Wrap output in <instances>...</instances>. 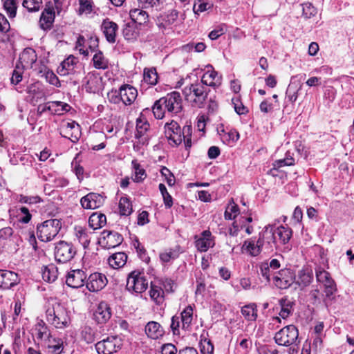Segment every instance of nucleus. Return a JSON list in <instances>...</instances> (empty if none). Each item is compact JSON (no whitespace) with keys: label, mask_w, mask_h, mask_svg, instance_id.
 I'll return each instance as SVG.
<instances>
[{"label":"nucleus","mask_w":354,"mask_h":354,"mask_svg":"<svg viewBox=\"0 0 354 354\" xmlns=\"http://www.w3.org/2000/svg\"><path fill=\"white\" fill-rule=\"evenodd\" d=\"M127 260V255L124 252H117L108 259V263L113 268L118 269L124 266Z\"/></svg>","instance_id":"35"},{"label":"nucleus","mask_w":354,"mask_h":354,"mask_svg":"<svg viewBox=\"0 0 354 354\" xmlns=\"http://www.w3.org/2000/svg\"><path fill=\"white\" fill-rule=\"evenodd\" d=\"M183 252L180 247L176 245L175 248L165 250L160 254V259L164 263L169 262L171 260L178 257L179 254Z\"/></svg>","instance_id":"41"},{"label":"nucleus","mask_w":354,"mask_h":354,"mask_svg":"<svg viewBox=\"0 0 354 354\" xmlns=\"http://www.w3.org/2000/svg\"><path fill=\"white\" fill-rule=\"evenodd\" d=\"M3 8L9 18L12 19L16 17L17 9V0H5Z\"/></svg>","instance_id":"52"},{"label":"nucleus","mask_w":354,"mask_h":354,"mask_svg":"<svg viewBox=\"0 0 354 354\" xmlns=\"http://www.w3.org/2000/svg\"><path fill=\"white\" fill-rule=\"evenodd\" d=\"M55 19V12L50 8H46L41 13L39 26L41 29H50Z\"/></svg>","instance_id":"31"},{"label":"nucleus","mask_w":354,"mask_h":354,"mask_svg":"<svg viewBox=\"0 0 354 354\" xmlns=\"http://www.w3.org/2000/svg\"><path fill=\"white\" fill-rule=\"evenodd\" d=\"M279 303L281 307L279 315L285 319L291 315L294 303L286 297L281 298Z\"/></svg>","instance_id":"40"},{"label":"nucleus","mask_w":354,"mask_h":354,"mask_svg":"<svg viewBox=\"0 0 354 354\" xmlns=\"http://www.w3.org/2000/svg\"><path fill=\"white\" fill-rule=\"evenodd\" d=\"M151 298L157 304H161L164 299V291L161 287L151 284L149 291Z\"/></svg>","instance_id":"49"},{"label":"nucleus","mask_w":354,"mask_h":354,"mask_svg":"<svg viewBox=\"0 0 354 354\" xmlns=\"http://www.w3.org/2000/svg\"><path fill=\"white\" fill-rule=\"evenodd\" d=\"M241 313L248 321H255L257 317V308L255 304L245 305L241 308Z\"/></svg>","instance_id":"45"},{"label":"nucleus","mask_w":354,"mask_h":354,"mask_svg":"<svg viewBox=\"0 0 354 354\" xmlns=\"http://www.w3.org/2000/svg\"><path fill=\"white\" fill-rule=\"evenodd\" d=\"M193 319V308L191 306H187L181 313L182 327L185 330H188Z\"/></svg>","instance_id":"44"},{"label":"nucleus","mask_w":354,"mask_h":354,"mask_svg":"<svg viewBox=\"0 0 354 354\" xmlns=\"http://www.w3.org/2000/svg\"><path fill=\"white\" fill-rule=\"evenodd\" d=\"M20 281L17 273L10 271L0 270V287L3 289H9Z\"/></svg>","instance_id":"22"},{"label":"nucleus","mask_w":354,"mask_h":354,"mask_svg":"<svg viewBox=\"0 0 354 354\" xmlns=\"http://www.w3.org/2000/svg\"><path fill=\"white\" fill-rule=\"evenodd\" d=\"M93 66L97 69H106L109 66L108 60L100 50H97L93 57Z\"/></svg>","instance_id":"46"},{"label":"nucleus","mask_w":354,"mask_h":354,"mask_svg":"<svg viewBox=\"0 0 354 354\" xmlns=\"http://www.w3.org/2000/svg\"><path fill=\"white\" fill-rule=\"evenodd\" d=\"M259 243L263 247L265 252H270L274 249H278L277 240L274 236V225H268L259 234Z\"/></svg>","instance_id":"9"},{"label":"nucleus","mask_w":354,"mask_h":354,"mask_svg":"<svg viewBox=\"0 0 354 354\" xmlns=\"http://www.w3.org/2000/svg\"><path fill=\"white\" fill-rule=\"evenodd\" d=\"M209 91L203 83L196 82L185 86L183 94L185 100L192 106L202 108L206 103Z\"/></svg>","instance_id":"3"},{"label":"nucleus","mask_w":354,"mask_h":354,"mask_svg":"<svg viewBox=\"0 0 354 354\" xmlns=\"http://www.w3.org/2000/svg\"><path fill=\"white\" fill-rule=\"evenodd\" d=\"M37 55L32 48H26L19 55V64L23 69L30 68L36 62Z\"/></svg>","instance_id":"24"},{"label":"nucleus","mask_w":354,"mask_h":354,"mask_svg":"<svg viewBox=\"0 0 354 354\" xmlns=\"http://www.w3.org/2000/svg\"><path fill=\"white\" fill-rule=\"evenodd\" d=\"M101 30L104 35L106 40L109 44L116 42V37L118 31V25L109 18L104 19L100 26Z\"/></svg>","instance_id":"16"},{"label":"nucleus","mask_w":354,"mask_h":354,"mask_svg":"<svg viewBox=\"0 0 354 354\" xmlns=\"http://www.w3.org/2000/svg\"><path fill=\"white\" fill-rule=\"evenodd\" d=\"M77 63V59L73 55H70L62 62L61 68H59V73L62 75H66L72 73L74 70L75 65H76Z\"/></svg>","instance_id":"38"},{"label":"nucleus","mask_w":354,"mask_h":354,"mask_svg":"<svg viewBox=\"0 0 354 354\" xmlns=\"http://www.w3.org/2000/svg\"><path fill=\"white\" fill-rule=\"evenodd\" d=\"M76 253V248L71 243L60 241L55 245V259L59 263H65L70 261Z\"/></svg>","instance_id":"6"},{"label":"nucleus","mask_w":354,"mask_h":354,"mask_svg":"<svg viewBox=\"0 0 354 354\" xmlns=\"http://www.w3.org/2000/svg\"><path fill=\"white\" fill-rule=\"evenodd\" d=\"M145 330L147 336L152 339H158L165 334L162 326L154 321L149 322L145 326Z\"/></svg>","instance_id":"28"},{"label":"nucleus","mask_w":354,"mask_h":354,"mask_svg":"<svg viewBox=\"0 0 354 354\" xmlns=\"http://www.w3.org/2000/svg\"><path fill=\"white\" fill-rule=\"evenodd\" d=\"M85 89L88 93H95L98 90L97 84L100 79L93 74H88L85 77Z\"/></svg>","instance_id":"47"},{"label":"nucleus","mask_w":354,"mask_h":354,"mask_svg":"<svg viewBox=\"0 0 354 354\" xmlns=\"http://www.w3.org/2000/svg\"><path fill=\"white\" fill-rule=\"evenodd\" d=\"M34 333L37 339L45 342L53 335L46 324L42 319L39 320L35 324Z\"/></svg>","instance_id":"29"},{"label":"nucleus","mask_w":354,"mask_h":354,"mask_svg":"<svg viewBox=\"0 0 354 354\" xmlns=\"http://www.w3.org/2000/svg\"><path fill=\"white\" fill-rule=\"evenodd\" d=\"M122 339L118 336H110L95 344L98 354H113L122 348Z\"/></svg>","instance_id":"7"},{"label":"nucleus","mask_w":354,"mask_h":354,"mask_svg":"<svg viewBox=\"0 0 354 354\" xmlns=\"http://www.w3.org/2000/svg\"><path fill=\"white\" fill-rule=\"evenodd\" d=\"M107 97L111 103L115 104H118L122 102V97L120 95V89L118 91L112 89L110 92L108 93Z\"/></svg>","instance_id":"64"},{"label":"nucleus","mask_w":354,"mask_h":354,"mask_svg":"<svg viewBox=\"0 0 354 354\" xmlns=\"http://www.w3.org/2000/svg\"><path fill=\"white\" fill-rule=\"evenodd\" d=\"M94 318L99 324L106 322L111 316V308L107 303L100 302L94 313Z\"/></svg>","instance_id":"27"},{"label":"nucleus","mask_w":354,"mask_h":354,"mask_svg":"<svg viewBox=\"0 0 354 354\" xmlns=\"http://www.w3.org/2000/svg\"><path fill=\"white\" fill-rule=\"evenodd\" d=\"M122 34L126 40L134 41L138 37L139 32L136 27V24L132 22L124 25L122 29Z\"/></svg>","instance_id":"42"},{"label":"nucleus","mask_w":354,"mask_h":354,"mask_svg":"<svg viewBox=\"0 0 354 354\" xmlns=\"http://www.w3.org/2000/svg\"><path fill=\"white\" fill-rule=\"evenodd\" d=\"M301 6L302 7L303 15L306 18H311L317 12V9L310 2L304 3Z\"/></svg>","instance_id":"62"},{"label":"nucleus","mask_w":354,"mask_h":354,"mask_svg":"<svg viewBox=\"0 0 354 354\" xmlns=\"http://www.w3.org/2000/svg\"><path fill=\"white\" fill-rule=\"evenodd\" d=\"M60 134L62 137L69 139L71 142H76L81 136L80 127L75 121L66 122L62 124L60 129Z\"/></svg>","instance_id":"15"},{"label":"nucleus","mask_w":354,"mask_h":354,"mask_svg":"<svg viewBox=\"0 0 354 354\" xmlns=\"http://www.w3.org/2000/svg\"><path fill=\"white\" fill-rule=\"evenodd\" d=\"M105 198L102 194L91 192L81 198L80 203L84 209H97L104 204Z\"/></svg>","instance_id":"17"},{"label":"nucleus","mask_w":354,"mask_h":354,"mask_svg":"<svg viewBox=\"0 0 354 354\" xmlns=\"http://www.w3.org/2000/svg\"><path fill=\"white\" fill-rule=\"evenodd\" d=\"M242 249L252 257L258 256L262 251H264L263 247L259 243V239L245 241L242 246Z\"/></svg>","instance_id":"30"},{"label":"nucleus","mask_w":354,"mask_h":354,"mask_svg":"<svg viewBox=\"0 0 354 354\" xmlns=\"http://www.w3.org/2000/svg\"><path fill=\"white\" fill-rule=\"evenodd\" d=\"M239 213L238 205L233 201L230 203L225 212V218L227 220L234 219Z\"/></svg>","instance_id":"56"},{"label":"nucleus","mask_w":354,"mask_h":354,"mask_svg":"<svg viewBox=\"0 0 354 354\" xmlns=\"http://www.w3.org/2000/svg\"><path fill=\"white\" fill-rule=\"evenodd\" d=\"M313 279V275L311 271L308 270H301L298 272L297 279H295V284L298 285L301 289L308 286Z\"/></svg>","instance_id":"32"},{"label":"nucleus","mask_w":354,"mask_h":354,"mask_svg":"<svg viewBox=\"0 0 354 354\" xmlns=\"http://www.w3.org/2000/svg\"><path fill=\"white\" fill-rule=\"evenodd\" d=\"M159 190L162 196L165 205L167 208H170L173 205L171 196L167 192L165 185L162 183L159 184Z\"/></svg>","instance_id":"57"},{"label":"nucleus","mask_w":354,"mask_h":354,"mask_svg":"<svg viewBox=\"0 0 354 354\" xmlns=\"http://www.w3.org/2000/svg\"><path fill=\"white\" fill-rule=\"evenodd\" d=\"M122 102L125 105H131L138 96L137 90L129 84H124L120 87Z\"/></svg>","instance_id":"26"},{"label":"nucleus","mask_w":354,"mask_h":354,"mask_svg":"<svg viewBox=\"0 0 354 354\" xmlns=\"http://www.w3.org/2000/svg\"><path fill=\"white\" fill-rule=\"evenodd\" d=\"M41 0H24L23 6L30 12H35L39 10Z\"/></svg>","instance_id":"61"},{"label":"nucleus","mask_w":354,"mask_h":354,"mask_svg":"<svg viewBox=\"0 0 354 354\" xmlns=\"http://www.w3.org/2000/svg\"><path fill=\"white\" fill-rule=\"evenodd\" d=\"M86 273L80 269L71 270L66 279V284L73 288L82 287L86 279Z\"/></svg>","instance_id":"21"},{"label":"nucleus","mask_w":354,"mask_h":354,"mask_svg":"<svg viewBox=\"0 0 354 354\" xmlns=\"http://www.w3.org/2000/svg\"><path fill=\"white\" fill-rule=\"evenodd\" d=\"M152 111L156 119H162L164 117L167 108H165L164 102L161 98L155 102Z\"/></svg>","instance_id":"53"},{"label":"nucleus","mask_w":354,"mask_h":354,"mask_svg":"<svg viewBox=\"0 0 354 354\" xmlns=\"http://www.w3.org/2000/svg\"><path fill=\"white\" fill-rule=\"evenodd\" d=\"M80 335L82 339L87 344L94 342L98 337L97 330L88 326H84L82 328Z\"/></svg>","instance_id":"37"},{"label":"nucleus","mask_w":354,"mask_h":354,"mask_svg":"<svg viewBox=\"0 0 354 354\" xmlns=\"http://www.w3.org/2000/svg\"><path fill=\"white\" fill-rule=\"evenodd\" d=\"M106 223V217L100 212L93 213L88 218V225L93 230L102 227Z\"/></svg>","instance_id":"36"},{"label":"nucleus","mask_w":354,"mask_h":354,"mask_svg":"<svg viewBox=\"0 0 354 354\" xmlns=\"http://www.w3.org/2000/svg\"><path fill=\"white\" fill-rule=\"evenodd\" d=\"M295 281V274L290 269H282L273 277L275 286L280 289H287Z\"/></svg>","instance_id":"13"},{"label":"nucleus","mask_w":354,"mask_h":354,"mask_svg":"<svg viewBox=\"0 0 354 354\" xmlns=\"http://www.w3.org/2000/svg\"><path fill=\"white\" fill-rule=\"evenodd\" d=\"M119 209L121 215L129 216L132 212V205L127 198H121L119 202Z\"/></svg>","instance_id":"54"},{"label":"nucleus","mask_w":354,"mask_h":354,"mask_svg":"<svg viewBox=\"0 0 354 354\" xmlns=\"http://www.w3.org/2000/svg\"><path fill=\"white\" fill-rule=\"evenodd\" d=\"M299 330L292 324L288 325L280 329L274 335V339L279 346H290L299 343L298 340Z\"/></svg>","instance_id":"5"},{"label":"nucleus","mask_w":354,"mask_h":354,"mask_svg":"<svg viewBox=\"0 0 354 354\" xmlns=\"http://www.w3.org/2000/svg\"><path fill=\"white\" fill-rule=\"evenodd\" d=\"M45 346L48 354H62L67 343L63 338L53 335L45 342Z\"/></svg>","instance_id":"18"},{"label":"nucleus","mask_w":354,"mask_h":354,"mask_svg":"<svg viewBox=\"0 0 354 354\" xmlns=\"http://www.w3.org/2000/svg\"><path fill=\"white\" fill-rule=\"evenodd\" d=\"M129 15L133 21V23L135 24H138L140 25L147 23L149 17L147 12L138 8L131 10L129 12Z\"/></svg>","instance_id":"39"},{"label":"nucleus","mask_w":354,"mask_h":354,"mask_svg":"<svg viewBox=\"0 0 354 354\" xmlns=\"http://www.w3.org/2000/svg\"><path fill=\"white\" fill-rule=\"evenodd\" d=\"M62 228V222L57 218L48 219L39 224L37 227L38 239L44 242L53 240Z\"/></svg>","instance_id":"4"},{"label":"nucleus","mask_w":354,"mask_h":354,"mask_svg":"<svg viewBox=\"0 0 354 354\" xmlns=\"http://www.w3.org/2000/svg\"><path fill=\"white\" fill-rule=\"evenodd\" d=\"M274 232L278 248L283 245L284 246L283 251H289L290 248L288 245V243L292 236V229L287 225H280L278 227L274 225Z\"/></svg>","instance_id":"12"},{"label":"nucleus","mask_w":354,"mask_h":354,"mask_svg":"<svg viewBox=\"0 0 354 354\" xmlns=\"http://www.w3.org/2000/svg\"><path fill=\"white\" fill-rule=\"evenodd\" d=\"M107 279L103 274L95 272L88 277L86 286L91 292H97L103 289L107 284Z\"/></svg>","instance_id":"19"},{"label":"nucleus","mask_w":354,"mask_h":354,"mask_svg":"<svg viewBox=\"0 0 354 354\" xmlns=\"http://www.w3.org/2000/svg\"><path fill=\"white\" fill-rule=\"evenodd\" d=\"M123 237L117 232L104 230L99 239V244L106 249L114 248L120 245Z\"/></svg>","instance_id":"11"},{"label":"nucleus","mask_w":354,"mask_h":354,"mask_svg":"<svg viewBox=\"0 0 354 354\" xmlns=\"http://www.w3.org/2000/svg\"><path fill=\"white\" fill-rule=\"evenodd\" d=\"M232 102L234 105L235 111L239 115H243V114L248 113V110L247 107H245L243 104V103L241 102V101L240 100V99L239 97L232 98Z\"/></svg>","instance_id":"63"},{"label":"nucleus","mask_w":354,"mask_h":354,"mask_svg":"<svg viewBox=\"0 0 354 354\" xmlns=\"http://www.w3.org/2000/svg\"><path fill=\"white\" fill-rule=\"evenodd\" d=\"M226 30V25L225 24H221L216 26L215 28L209 33L208 37L212 40L217 39L219 37L224 35Z\"/></svg>","instance_id":"58"},{"label":"nucleus","mask_w":354,"mask_h":354,"mask_svg":"<svg viewBox=\"0 0 354 354\" xmlns=\"http://www.w3.org/2000/svg\"><path fill=\"white\" fill-rule=\"evenodd\" d=\"M149 127L150 125L146 118L143 117L137 118L135 138L139 140V142L142 144L147 142L148 138L146 134L149 129Z\"/></svg>","instance_id":"25"},{"label":"nucleus","mask_w":354,"mask_h":354,"mask_svg":"<svg viewBox=\"0 0 354 354\" xmlns=\"http://www.w3.org/2000/svg\"><path fill=\"white\" fill-rule=\"evenodd\" d=\"M22 308L21 302L19 299L15 301L14 312L9 315L8 327L14 329L20 322V316L21 315Z\"/></svg>","instance_id":"33"},{"label":"nucleus","mask_w":354,"mask_h":354,"mask_svg":"<svg viewBox=\"0 0 354 354\" xmlns=\"http://www.w3.org/2000/svg\"><path fill=\"white\" fill-rule=\"evenodd\" d=\"M134 169L135 177L133 180L136 183H140L144 180L147 177L145 170L142 168L136 160H133L131 162Z\"/></svg>","instance_id":"51"},{"label":"nucleus","mask_w":354,"mask_h":354,"mask_svg":"<svg viewBox=\"0 0 354 354\" xmlns=\"http://www.w3.org/2000/svg\"><path fill=\"white\" fill-rule=\"evenodd\" d=\"M191 132L190 126H185L181 130L179 124L174 120L165 125V134L170 145H178L183 140L185 146L190 147L192 145Z\"/></svg>","instance_id":"2"},{"label":"nucleus","mask_w":354,"mask_h":354,"mask_svg":"<svg viewBox=\"0 0 354 354\" xmlns=\"http://www.w3.org/2000/svg\"><path fill=\"white\" fill-rule=\"evenodd\" d=\"M50 104L51 106H53V111H51V113L53 114L62 115L68 112L71 109L69 104L60 101L50 102Z\"/></svg>","instance_id":"50"},{"label":"nucleus","mask_w":354,"mask_h":354,"mask_svg":"<svg viewBox=\"0 0 354 354\" xmlns=\"http://www.w3.org/2000/svg\"><path fill=\"white\" fill-rule=\"evenodd\" d=\"M295 165V160L294 158L290 156L289 154H286V156L283 159H279L277 160H275L273 163V168L270 170L272 171V170H276L280 167H284V166H292Z\"/></svg>","instance_id":"55"},{"label":"nucleus","mask_w":354,"mask_h":354,"mask_svg":"<svg viewBox=\"0 0 354 354\" xmlns=\"http://www.w3.org/2000/svg\"><path fill=\"white\" fill-rule=\"evenodd\" d=\"M200 348L202 354H212L214 346L210 339L203 338L200 341Z\"/></svg>","instance_id":"60"},{"label":"nucleus","mask_w":354,"mask_h":354,"mask_svg":"<svg viewBox=\"0 0 354 354\" xmlns=\"http://www.w3.org/2000/svg\"><path fill=\"white\" fill-rule=\"evenodd\" d=\"M158 73L155 68H145L144 70V81L151 86L156 85L158 82Z\"/></svg>","instance_id":"48"},{"label":"nucleus","mask_w":354,"mask_h":354,"mask_svg":"<svg viewBox=\"0 0 354 354\" xmlns=\"http://www.w3.org/2000/svg\"><path fill=\"white\" fill-rule=\"evenodd\" d=\"M45 314L46 320L48 324L57 329H65L71 324V311L59 302L49 303Z\"/></svg>","instance_id":"1"},{"label":"nucleus","mask_w":354,"mask_h":354,"mask_svg":"<svg viewBox=\"0 0 354 354\" xmlns=\"http://www.w3.org/2000/svg\"><path fill=\"white\" fill-rule=\"evenodd\" d=\"M207 71L203 75L200 82L203 83L205 86H212L217 88L221 85L222 77L213 68L211 65L207 66Z\"/></svg>","instance_id":"20"},{"label":"nucleus","mask_w":354,"mask_h":354,"mask_svg":"<svg viewBox=\"0 0 354 354\" xmlns=\"http://www.w3.org/2000/svg\"><path fill=\"white\" fill-rule=\"evenodd\" d=\"M92 234V232L82 227H75V236L84 248L88 247Z\"/></svg>","instance_id":"34"},{"label":"nucleus","mask_w":354,"mask_h":354,"mask_svg":"<svg viewBox=\"0 0 354 354\" xmlns=\"http://www.w3.org/2000/svg\"><path fill=\"white\" fill-rule=\"evenodd\" d=\"M215 245L214 237L209 230L203 231L196 241V247L201 252H205Z\"/></svg>","instance_id":"23"},{"label":"nucleus","mask_w":354,"mask_h":354,"mask_svg":"<svg viewBox=\"0 0 354 354\" xmlns=\"http://www.w3.org/2000/svg\"><path fill=\"white\" fill-rule=\"evenodd\" d=\"M148 287V281L141 272L134 270L129 273L127 280V289L136 294L145 292Z\"/></svg>","instance_id":"8"},{"label":"nucleus","mask_w":354,"mask_h":354,"mask_svg":"<svg viewBox=\"0 0 354 354\" xmlns=\"http://www.w3.org/2000/svg\"><path fill=\"white\" fill-rule=\"evenodd\" d=\"M161 100L169 113L177 114L182 110V99L178 92L174 91L168 93L166 96L161 97Z\"/></svg>","instance_id":"14"},{"label":"nucleus","mask_w":354,"mask_h":354,"mask_svg":"<svg viewBox=\"0 0 354 354\" xmlns=\"http://www.w3.org/2000/svg\"><path fill=\"white\" fill-rule=\"evenodd\" d=\"M57 268L53 264H50L44 267L42 270V278L46 281L54 282L57 279Z\"/></svg>","instance_id":"43"},{"label":"nucleus","mask_w":354,"mask_h":354,"mask_svg":"<svg viewBox=\"0 0 354 354\" xmlns=\"http://www.w3.org/2000/svg\"><path fill=\"white\" fill-rule=\"evenodd\" d=\"M79 13L80 15L91 14L93 11V2L91 0H79Z\"/></svg>","instance_id":"59"},{"label":"nucleus","mask_w":354,"mask_h":354,"mask_svg":"<svg viewBox=\"0 0 354 354\" xmlns=\"http://www.w3.org/2000/svg\"><path fill=\"white\" fill-rule=\"evenodd\" d=\"M317 281L323 285L326 297L330 298L336 290L335 283L329 272L321 267L315 269Z\"/></svg>","instance_id":"10"}]
</instances>
